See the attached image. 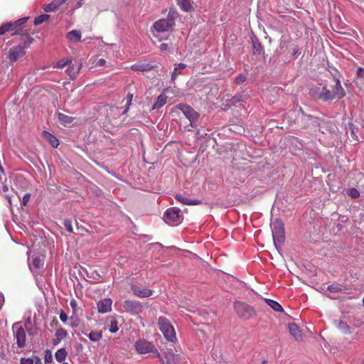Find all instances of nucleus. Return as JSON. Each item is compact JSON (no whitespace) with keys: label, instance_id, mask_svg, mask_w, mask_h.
<instances>
[{"label":"nucleus","instance_id":"f257e3e1","mask_svg":"<svg viewBox=\"0 0 364 364\" xmlns=\"http://www.w3.org/2000/svg\"><path fill=\"white\" fill-rule=\"evenodd\" d=\"M270 226L274 245L278 250L284 244L285 240L284 223L281 220L276 218L274 220L272 221Z\"/></svg>","mask_w":364,"mask_h":364},{"label":"nucleus","instance_id":"f03ea898","mask_svg":"<svg viewBox=\"0 0 364 364\" xmlns=\"http://www.w3.org/2000/svg\"><path fill=\"white\" fill-rule=\"evenodd\" d=\"M134 348L139 354L152 353L154 356L160 359V361L162 364L164 363V359L152 342H150L144 338H140L135 342Z\"/></svg>","mask_w":364,"mask_h":364},{"label":"nucleus","instance_id":"7ed1b4c3","mask_svg":"<svg viewBox=\"0 0 364 364\" xmlns=\"http://www.w3.org/2000/svg\"><path fill=\"white\" fill-rule=\"evenodd\" d=\"M309 95L315 100H318L324 102L333 100L331 90L326 85L318 83L313 85L309 89Z\"/></svg>","mask_w":364,"mask_h":364},{"label":"nucleus","instance_id":"20e7f679","mask_svg":"<svg viewBox=\"0 0 364 364\" xmlns=\"http://www.w3.org/2000/svg\"><path fill=\"white\" fill-rule=\"evenodd\" d=\"M158 325L159 330L168 341L174 343L177 341L174 328L168 318L164 316H159L158 318Z\"/></svg>","mask_w":364,"mask_h":364},{"label":"nucleus","instance_id":"39448f33","mask_svg":"<svg viewBox=\"0 0 364 364\" xmlns=\"http://www.w3.org/2000/svg\"><path fill=\"white\" fill-rule=\"evenodd\" d=\"M233 306L237 316L240 318L248 320L256 314L254 307L245 302L236 301Z\"/></svg>","mask_w":364,"mask_h":364},{"label":"nucleus","instance_id":"423d86ee","mask_svg":"<svg viewBox=\"0 0 364 364\" xmlns=\"http://www.w3.org/2000/svg\"><path fill=\"white\" fill-rule=\"evenodd\" d=\"M33 39L28 37L26 41H24L23 46L18 45L9 49L8 58L11 62L17 60L18 58H22L25 53V49L28 48Z\"/></svg>","mask_w":364,"mask_h":364},{"label":"nucleus","instance_id":"0eeeda50","mask_svg":"<svg viewBox=\"0 0 364 364\" xmlns=\"http://www.w3.org/2000/svg\"><path fill=\"white\" fill-rule=\"evenodd\" d=\"M181 212L177 207L169 208L165 211L163 219L166 223L170 225H177L183 220Z\"/></svg>","mask_w":364,"mask_h":364},{"label":"nucleus","instance_id":"6e6552de","mask_svg":"<svg viewBox=\"0 0 364 364\" xmlns=\"http://www.w3.org/2000/svg\"><path fill=\"white\" fill-rule=\"evenodd\" d=\"M28 17L21 18L20 19H18L17 21L14 22H9L6 23H3L0 26V36H2L5 34L8 31H15V32L13 33V35L15 34H20L21 31L23 30L22 25L25 23L27 20Z\"/></svg>","mask_w":364,"mask_h":364},{"label":"nucleus","instance_id":"1a4fd4ad","mask_svg":"<svg viewBox=\"0 0 364 364\" xmlns=\"http://www.w3.org/2000/svg\"><path fill=\"white\" fill-rule=\"evenodd\" d=\"M176 107L181 110L184 116L188 119L190 122V125L193 128H196V122L198 121L200 117L199 113L195 111L192 107L187 104L180 103L178 104Z\"/></svg>","mask_w":364,"mask_h":364},{"label":"nucleus","instance_id":"9d476101","mask_svg":"<svg viewBox=\"0 0 364 364\" xmlns=\"http://www.w3.org/2000/svg\"><path fill=\"white\" fill-rule=\"evenodd\" d=\"M14 336L18 348H23L26 346V331L20 322H16L12 325Z\"/></svg>","mask_w":364,"mask_h":364},{"label":"nucleus","instance_id":"9b49d317","mask_svg":"<svg viewBox=\"0 0 364 364\" xmlns=\"http://www.w3.org/2000/svg\"><path fill=\"white\" fill-rule=\"evenodd\" d=\"M122 307L123 309V311L129 313L131 315H137L143 311L144 307L142 304L136 300H125L122 304Z\"/></svg>","mask_w":364,"mask_h":364},{"label":"nucleus","instance_id":"f8f14e48","mask_svg":"<svg viewBox=\"0 0 364 364\" xmlns=\"http://www.w3.org/2000/svg\"><path fill=\"white\" fill-rule=\"evenodd\" d=\"M174 25L173 20L161 18L154 23L153 28L157 32H166L171 30Z\"/></svg>","mask_w":364,"mask_h":364},{"label":"nucleus","instance_id":"ddd939ff","mask_svg":"<svg viewBox=\"0 0 364 364\" xmlns=\"http://www.w3.org/2000/svg\"><path fill=\"white\" fill-rule=\"evenodd\" d=\"M166 364H183L185 358L181 354H176L172 350H168L164 355Z\"/></svg>","mask_w":364,"mask_h":364},{"label":"nucleus","instance_id":"4468645a","mask_svg":"<svg viewBox=\"0 0 364 364\" xmlns=\"http://www.w3.org/2000/svg\"><path fill=\"white\" fill-rule=\"evenodd\" d=\"M177 6L180 9L186 13H190L195 11L196 4L194 0H176Z\"/></svg>","mask_w":364,"mask_h":364},{"label":"nucleus","instance_id":"2eb2a0df","mask_svg":"<svg viewBox=\"0 0 364 364\" xmlns=\"http://www.w3.org/2000/svg\"><path fill=\"white\" fill-rule=\"evenodd\" d=\"M252 44V54L253 55H259L264 54V49L263 46L262 45L259 39L257 37L255 33H252L250 36Z\"/></svg>","mask_w":364,"mask_h":364},{"label":"nucleus","instance_id":"dca6fc26","mask_svg":"<svg viewBox=\"0 0 364 364\" xmlns=\"http://www.w3.org/2000/svg\"><path fill=\"white\" fill-rule=\"evenodd\" d=\"M335 79V87L333 91H331V94L333 95V100L334 99H341L346 96V91L343 88L341 81L339 78L334 77Z\"/></svg>","mask_w":364,"mask_h":364},{"label":"nucleus","instance_id":"f3484780","mask_svg":"<svg viewBox=\"0 0 364 364\" xmlns=\"http://www.w3.org/2000/svg\"><path fill=\"white\" fill-rule=\"evenodd\" d=\"M131 289L134 294L140 298H147L151 296L153 294V291L148 288H139L136 284H132L131 286Z\"/></svg>","mask_w":364,"mask_h":364},{"label":"nucleus","instance_id":"a211bd4d","mask_svg":"<svg viewBox=\"0 0 364 364\" xmlns=\"http://www.w3.org/2000/svg\"><path fill=\"white\" fill-rule=\"evenodd\" d=\"M112 301L109 298H105L100 300L97 304L99 313L105 314L111 311Z\"/></svg>","mask_w":364,"mask_h":364},{"label":"nucleus","instance_id":"6ab92c4d","mask_svg":"<svg viewBox=\"0 0 364 364\" xmlns=\"http://www.w3.org/2000/svg\"><path fill=\"white\" fill-rule=\"evenodd\" d=\"M43 266V260L40 257H35L33 258L32 262L29 264L30 270L35 273H40Z\"/></svg>","mask_w":364,"mask_h":364},{"label":"nucleus","instance_id":"aec40b11","mask_svg":"<svg viewBox=\"0 0 364 364\" xmlns=\"http://www.w3.org/2000/svg\"><path fill=\"white\" fill-rule=\"evenodd\" d=\"M333 324L342 333L349 335L351 333L350 326L344 321L339 319H334Z\"/></svg>","mask_w":364,"mask_h":364},{"label":"nucleus","instance_id":"412c9836","mask_svg":"<svg viewBox=\"0 0 364 364\" xmlns=\"http://www.w3.org/2000/svg\"><path fill=\"white\" fill-rule=\"evenodd\" d=\"M175 198L181 203L187 205H197L202 203V201L200 200L189 199L188 198L183 196L181 194H176L175 196Z\"/></svg>","mask_w":364,"mask_h":364},{"label":"nucleus","instance_id":"4be33fe9","mask_svg":"<svg viewBox=\"0 0 364 364\" xmlns=\"http://www.w3.org/2000/svg\"><path fill=\"white\" fill-rule=\"evenodd\" d=\"M289 331L291 335L294 338V339L297 341H302V334L301 331L299 329V327L294 323H289L288 325Z\"/></svg>","mask_w":364,"mask_h":364},{"label":"nucleus","instance_id":"5701e85b","mask_svg":"<svg viewBox=\"0 0 364 364\" xmlns=\"http://www.w3.org/2000/svg\"><path fill=\"white\" fill-rule=\"evenodd\" d=\"M300 112L301 113L302 117H304V120L308 121L311 124H312L314 127H318L320 126L322 119L319 117L312 116L311 114H306L302 108L299 109Z\"/></svg>","mask_w":364,"mask_h":364},{"label":"nucleus","instance_id":"b1692460","mask_svg":"<svg viewBox=\"0 0 364 364\" xmlns=\"http://www.w3.org/2000/svg\"><path fill=\"white\" fill-rule=\"evenodd\" d=\"M174 66V70L171 73V83H174L178 75L181 74V70H184L187 67L186 64L182 63H176Z\"/></svg>","mask_w":364,"mask_h":364},{"label":"nucleus","instance_id":"393cba45","mask_svg":"<svg viewBox=\"0 0 364 364\" xmlns=\"http://www.w3.org/2000/svg\"><path fill=\"white\" fill-rule=\"evenodd\" d=\"M67 336L68 332L65 329L62 328L57 329L55 334V338L53 339V344L54 346L58 345L63 339L67 337Z\"/></svg>","mask_w":364,"mask_h":364},{"label":"nucleus","instance_id":"a878e982","mask_svg":"<svg viewBox=\"0 0 364 364\" xmlns=\"http://www.w3.org/2000/svg\"><path fill=\"white\" fill-rule=\"evenodd\" d=\"M167 96L164 93L160 94L154 103L151 110L157 109L164 106L167 102Z\"/></svg>","mask_w":364,"mask_h":364},{"label":"nucleus","instance_id":"bb28decb","mask_svg":"<svg viewBox=\"0 0 364 364\" xmlns=\"http://www.w3.org/2000/svg\"><path fill=\"white\" fill-rule=\"evenodd\" d=\"M43 135L50 142L53 147L57 148L58 146L59 140L54 135L47 131H43Z\"/></svg>","mask_w":364,"mask_h":364},{"label":"nucleus","instance_id":"cd10ccee","mask_svg":"<svg viewBox=\"0 0 364 364\" xmlns=\"http://www.w3.org/2000/svg\"><path fill=\"white\" fill-rule=\"evenodd\" d=\"M61 5L59 0H53L50 3L46 4L43 7V10L46 12H53L56 11Z\"/></svg>","mask_w":364,"mask_h":364},{"label":"nucleus","instance_id":"c85d7f7f","mask_svg":"<svg viewBox=\"0 0 364 364\" xmlns=\"http://www.w3.org/2000/svg\"><path fill=\"white\" fill-rule=\"evenodd\" d=\"M57 116L58 121L60 122L61 124L63 125L71 124L74 120V118L73 117L68 116L60 112H58Z\"/></svg>","mask_w":364,"mask_h":364},{"label":"nucleus","instance_id":"c756f323","mask_svg":"<svg viewBox=\"0 0 364 364\" xmlns=\"http://www.w3.org/2000/svg\"><path fill=\"white\" fill-rule=\"evenodd\" d=\"M67 38L70 41L78 42L81 39V32L77 30H73L67 33Z\"/></svg>","mask_w":364,"mask_h":364},{"label":"nucleus","instance_id":"7c9ffc66","mask_svg":"<svg viewBox=\"0 0 364 364\" xmlns=\"http://www.w3.org/2000/svg\"><path fill=\"white\" fill-rule=\"evenodd\" d=\"M81 66H79L77 68H75L73 65H68V68L66 69V73L70 76V79L74 80L77 77Z\"/></svg>","mask_w":364,"mask_h":364},{"label":"nucleus","instance_id":"2f4dec72","mask_svg":"<svg viewBox=\"0 0 364 364\" xmlns=\"http://www.w3.org/2000/svg\"><path fill=\"white\" fill-rule=\"evenodd\" d=\"M265 301L267 304L275 311L282 312L283 311L282 305L279 304L277 301L269 299H266Z\"/></svg>","mask_w":364,"mask_h":364},{"label":"nucleus","instance_id":"473e14b6","mask_svg":"<svg viewBox=\"0 0 364 364\" xmlns=\"http://www.w3.org/2000/svg\"><path fill=\"white\" fill-rule=\"evenodd\" d=\"M67 355L65 348H60L55 352V358L58 363H62L66 358Z\"/></svg>","mask_w":364,"mask_h":364},{"label":"nucleus","instance_id":"72a5a7b5","mask_svg":"<svg viewBox=\"0 0 364 364\" xmlns=\"http://www.w3.org/2000/svg\"><path fill=\"white\" fill-rule=\"evenodd\" d=\"M346 288L338 283H333L327 287V289L332 293H336L345 290Z\"/></svg>","mask_w":364,"mask_h":364},{"label":"nucleus","instance_id":"f704fd0d","mask_svg":"<svg viewBox=\"0 0 364 364\" xmlns=\"http://www.w3.org/2000/svg\"><path fill=\"white\" fill-rule=\"evenodd\" d=\"M85 336H87L90 341H92V342H97L99 341L102 336V333L101 332H95V331H92L90 332V333H83Z\"/></svg>","mask_w":364,"mask_h":364},{"label":"nucleus","instance_id":"c9c22d12","mask_svg":"<svg viewBox=\"0 0 364 364\" xmlns=\"http://www.w3.org/2000/svg\"><path fill=\"white\" fill-rule=\"evenodd\" d=\"M108 330L111 333H115L118 331V322L116 318H112L110 323L107 326Z\"/></svg>","mask_w":364,"mask_h":364},{"label":"nucleus","instance_id":"e433bc0d","mask_svg":"<svg viewBox=\"0 0 364 364\" xmlns=\"http://www.w3.org/2000/svg\"><path fill=\"white\" fill-rule=\"evenodd\" d=\"M49 17L50 16L48 14L39 15L35 18L33 23L36 26L40 25L45 22L46 21H47L49 18Z\"/></svg>","mask_w":364,"mask_h":364},{"label":"nucleus","instance_id":"4c0bfd02","mask_svg":"<svg viewBox=\"0 0 364 364\" xmlns=\"http://www.w3.org/2000/svg\"><path fill=\"white\" fill-rule=\"evenodd\" d=\"M178 16V14L175 8H170L167 16L168 19L173 20L175 24V20Z\"/></svg>","mask_w":364,"mask_h":364},{"label":"nucleus","instance_id":"58836bf2","mask_svg":"<svg viewBox=\"0 0 364 364\" xmlns=\"http://www.w3.org/2000/svg\"><path fill=\"white\" fill-rule=\"evenodd\" d=\"M348 194L352 198L356 199L360 196V192L355 188H350L348 191Z\"/></svg>","mask_w":364,"mask_h":364},{"label":"nucleus","instance_id":"ea45409f","mask_svg":"<svg viewBox=\"0 0 364 364\" xmlns=\"http://www.w3.org/2000/svg\"><path fill=\"white\" fill-rule=\"evenodd\" d=\"M71 63H72L71 60H62L57 62L55 65L54 66V68H63L66 65H70Z\"/></svg>","mask_w":364,"mask_h":364},{"label":"nucleus","instance_id":"a19ab883","mask_svg":"<svg viewBox=\"0 0 364 364\" xmlns=\"http://www.w3.org/2000/svg\"><path fill=\"white\" fill-rule=\"evenodd\" d=\"M131 69L134 71H145L146 65L142 64H134L131 66Z\"/></svg>","mask_w":364,"mask_h":364},{"label":"nucleus","instance_id":"79ce46f5","mask_svg":"<svg viewBox=\"0 0 364 364\" xmlns=\"http://www.w3.org/2000/svg\"><path fill=\"white\" fill-rule=\"evenodd\" d=\"M63 225L67 231H68L69 232H73L72 221L70 219H65L63 221Z\"/></svg>","mask_w":364,"mask_h":364},{"label":"nucleus","instance_id":"37998d69","mask_svg":"<svg viewBox=\"0 0 364 364\" xmlns=\"http://www.w3.org/2000/svg\"><path fill=\"white\" fill-rule=\"evenodd\" d=\"M246 76L243 74H239L236 77H235V82L236 84L237 85H240L242 83H243L244 82L246 81Z\"/></svg>","mask_w":364,"mask_h":364},{"label":"nucleus","instance_id":"c03bdc74","mask_svg":"<svg viewBox=\"0 0 364 364\" xmlns=\"http://www.w3.org/2000/svg\"><path fill=\"white\" fill-rule=\"evenodd\" d=\"M132 98H133V95L131 94V93H128L126 96V101H127V103H126V111L127 109H129L131 104H132Z\"/></svg>","mask_w":364,"mask_h":364},{"label":"nucleus","instance_id":"a18cd8bd","mask_svg":"<svg viewBox=\"0 0 364 364\" xmlns=\"http://www.w3.org/2000/svg\"><path fill=\"white\" fill-rule=\"evenodd\" d=\"M53 362V357L51 353L49 350L46 352L45 355V363H51Z\"/></svg>","mask_w":364,"mask_h":364},{"label":"nucleus","instance_id":"49530a36","mask_svg":"<svg viewBox=\"0 0 364 364\" xmlns=\"http://www.w3.org/2000/svg\"><path fill=\"white\" fill-rule=\"evenodd\" d=\"M30 198H31V194L26 193L22 198V201H21L22 205L26 206L27 205V203L30 200Z\"/></svg>","mask_w":364,"mask_h":364},{"label":"nucleus","instance_id":"de8ad7c7","mask_svg":"<svg viewBox=\"0 0 364 364\" xmlns=\"http://www.w3.org/2000/svg\"><path fill=\"white\" fill-rule=\"evenodd\" d=\"M20 364H33V360L29 358H22Z\"/></svg>","mask_w":364,"mask_h":364},{"label":"nucleus","instance_id":"09e8293b","mask_svg":"<svg viewBox=\"0 0 364 364\" xmlns=\"http://www.w3.org/2000/svg\"><path fill=\"white\" fill-rule=\"evenodd\" d=\"M356 75L358 77L363 79L364 77V68L361 67L358 68L356 71Z\"/></svg>","mask_w":364,"mask_h":364},{"label":"nucleus","instance_id":"8fccbe9b","mask_svg":"<svg viewBox=\"0 0 364 364\" xmlns=\"http://www.w3.org/2000/svg\"><path fill=\"white\" fill-rule=\"evenodd\" d=\"M60 319L62 322L65 323L68 320V316L64 311H61L60 314Z\"/></svg>","mask_w":364,"mask_h":364},{"label":"nucleus","instance_id":"3c124183","mask_svg":"<svg viewBox=\"0 0 364 364\" xmlns=\"http://www.w3.org/2000/svg\"><path fill=\"white\" fill-rule=\"evenodd\" d=\"M241 101V97L240 96H234L231 98L230 102L232 104L235 105L236 103Z\"/></svg>","mask_w":364,"mask_h":364},{"label":"nucleus","instance_id":"603ef678","mask_svg":"<svg viewBox=\"0 0 364 364\" xmlns=\"http://www.w3.org/2000/svg\"><path fill=\"white\" fill-rule=\"evenodd\" d=\"M169 48V46L167 43H161L159 46V49L161 51H166Z\"/></svg>","mask_w":364,"mask_h":364},{"label":"nucleus","instance_id":"864d4df0","mask_svg":"<svg viewBox=\"0 0 364 364\" xmlns=\"http://www.w3.org/2000/svg\"><path fill=\"white\" fill-rule=\"evenodd\" d=\"M299 48L298 47V46H295L292 50V56H295L298 53H299Z\"/></svg>","mask_w":364,"mask_h":364},{"label":"nucleus","instance_id":"5fc2aeb1","mask_svg":"<svg viewBox=\"0 0 364 364\" xmlns=\"http://www.w3.org/2000/svg\"><path fill=\"white\" fill-rule=\"evenodd\" d=\"M4 304V296L1 292H0V309L2 308Z\"/></svg>","mask_w":364,"mask_h":364},{"label":"nucleus","instance_id":"6e6d98bb","mask_svg":"<svg viewBox=\"0 0 364 364\" xmlns=\"http://www.w3.org/2000/svg\"><path fill=\"white\" fill-rule=\"evenodd\" d=\"M70 306L75 310L77 306V301L75 299H72L70 301Z\"/></svg>","mask_w":364,"mask_h":364},{"label":"nucleus","instance_id":"4d7b16f0","mask_svg":"<svg viewBox=\"0 0 364 364\" xmlns=\"http://www.w3.org/2000/svg\"><path fill=\"white\" fill-rule=\"evenodd\" d=\"M105 63H106V60L105 59H102V58L98 60V62H97V65L99 66H103V65H105Z\"/></svg>","mask_w":364,"mask_h":364},{"label":"nucleus","instance_id":"13d9d810","mask_svg":"<svg viewBox=\"0 0 364 364\" xmlns=\"http://www.w3.org/2000/svg\"><path fill=\"white\" fill-rule=\"evenodd\" d=\"M1 190L4 192H7L9 191V187L6 185H5V184H2Z\"/></svg>","mask_w":364,"mask_h":364},{"label":"nucleus","instance_id":"bf43d9fd","mask_svg":"<svg viewBox=\"0 0 364 364\" xmlns=\"http://www.w3.org/2000/svg\"><path fill=\"white\" fill-rule=\"evenodd\" d=\"M197 134L200 136H203L204 135H207L206 133L203 134V133H200V129H198L197 132H196Z\"/></svg>","mask_w":364,"mask_h":364},{"label":"nucleus","instance_id":"052dcab7","mask_svg":"<svg viewBox=\"0 0 364 364\" xmlns=\"http://www.w3.org/2000/svg\"><path fill=\"white\" fill-rule=\"evenodd\" d=\"M41 363V359L37 358V360L36 361V364H40Z\"/></svg>","mask_w":364,"mask_h":364},{"label":"nucleus","instance_id":"680f3d73","mask_svg":"<svg viewBox=\"0 0 364 364\" xmlns=\"http://www.w3.org/2000/svg\"><path fill=\"white\" fill-rule=\"evenodd\" d=\"M68 0H59L60 1V4H63L65 1H67Z\"/></svg>","mask_w":364,"mask_h":364},{"label":"nucleus","instance_id":"e2e57ef3","mask_svg":"<svg viewBox=\"0 0 364 364\" xmlns=\"http://www.w3.org/2000/svg\"><path fill=\"white\" fill-rule=\"evenodd\" d=\"M81 6H82V3H81V2H78V3H77V8H79V7H80Z\"/></svg>","mask_w":364,"mask_h":364},{"label":"nucleus","instance_id":"0e129e2a","mask_svg":"<svg viewBox=\"0 0 364 364\" xmlns=\"http://www.w3.org/2000/svg\"><path fill=\"white\" fill-rule=\"evenodd\" d=\"M6 198L9 199V202H11V197L9 196H6Z\"/></svg>","mask_w":364,"mask_h":364},{"label":"nucleus","instance_id":"69168bd1","mask_svg":"<svg viewBox=\"0 0 364 364\" xmlns=\"http://www.w3.org/2000/svg\"><path fill=\"white\" fill-rule=\"evenodd\" d=\"M28 322H30V320H29V319H28V320L26 321V323H25V326H26L27 323H28Z\"/></svg>","mask_w":364,"mask_h":364},{"label":"nucleus","instance_id":"338daca9","mask_svg":"<svg viewBox=\"0 0 364 364\" xmlns=\"http://www.w3.org/2000/svg\"><path fill=\"white\" fill-rule=\"evenodd\" d=\"M62 364H69V363H63Z\"/></svg>","mask_w":364,"mask_h":364}]
</instances>
